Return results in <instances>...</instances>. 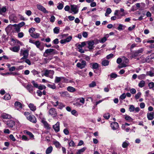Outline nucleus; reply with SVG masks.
<instances>
[{
  "mask_svg": "<svg viewBox=\"0 0 154 154\" xmlns=\"http://www.w3.org/2000/svg\"><path fill=\"white\" fill-rule=\"evenodd\" d=\"M57 54V51L56 50L49 48L46 49L43 54V56L47 57L50 55H54Z\"/></svg>",
  "mask_w": 154,
  "mask_h": 154,
  "instance_id": "1",
  "label": "nucleus"
},
{
  "mask_svg": "<svg viewBox=\"0 0 154 154\" xmlns=\"http://www.w3.org/2000/svg\"><path fill=\"white\" fill-rule=\"evenodd\" d=\"M29 50L27 49H21L20 51V55L23 56V57L20 59L21 60L26 59L28 58L29 55Z\"/></svg>",
  "mask_w": 154,
  "mask_h": 154,
  "instance_id": "2",
  "label": "nucleus"
},
{
  "mask_svg": "<svg viewBox=\"0 0 154 154\" xmlns=\"http://www.w3.org/2000/svg\"><path fill=\"white\" fill-rule=\"evenodd\" d=\"M54 73L53 70H46L45 72L44 75L47 77H49L51 78H53V76Z\"/></svg>",
  "mask_w": 154,
  "mask_h": 154,
  "instance_id": "3",
  "label": "nucleus"
},
{
  "mask_svg": "<svg viewBox=\"0 0 154 154\" xmlns=\"http://www.w3.org/2000/svg\"><path fill=\"white\" fill-rule=\"evenodd\" d=\"M71 10L72 12L74 14H77L78 13L79 11V7L77 5H71Z\"/></svg>",
  "mask_w": 154,
  "mask_h": 154,
  "instance_id": "4",
  "label": "nucleus"
},
{
  "mask_svg": "<svg viewBox=\"0 0 154 154\" xmlns=\"http://www.w3.org/2000/svg\"><path fill=\"white\" fill-rule=\"evenodd\" d=\"M52 103L54 106L56 107L58 106H59L58 108L61 109H62L65 106V105L63 103L61 102H59L58 101H57L55 103L52 102Z\"/></svg>",
  "mask_w": 154,
  "mask_h": 154,
  "instance_id": "5",
  "label": "nucleus"
},
{
  "mask_svg": "<svg viewBox=\"0 0 154 154\" xmlns=\"http://www.w3.org/2000/svg\"><path fill=\"white\" fill-rule=\"evenodd\" d=\"M37 8L39 11H42L45 14H48L49 11H47L45 8L40 4H38L36 5Z\"/></svg>",
  "mask_w": 154,
  "mask_h": 154,
  "instance_id": "6",
  "label": "nucleus"
},
{
  "mask_svg": "<svg viewBox=\"0 0 154 154\" xmlns=\"http://www.w3.org/2000/svg\"><path fill=\"white\" fill-rule=\"evenodd\" d=\"M5 124L8 126V127L9 128H12L15 125V122L12 120L9 119L7 121H5Z\"/></svg>",
  "mask_w": 154,
  "mask_h": 154,
  "instance_id": "7",
  "label": "nucleus"
},
{
  "mask_svg": "<svg viewBox=\"0 0 154 154\" xmlns=\"http://www.w3.org/2000/svg\"><path fill=\"white\" fill-rule=\"evenodd\" d=\"M48 114L49 115L53 116V117H55L57 116V112L55 108H51L48 111Z\"/></svg>",
  "mask_w": 154,
  "mask_h": 154,
  "instance_id": "8",
  "label": "nucleus"
},
{
  "mask_svg": "<svg viewBox=\"0 0 154 154\" xmlns=\"http://www.w3.org/2000/svg\"><path fill=\"white\" fill-rule=\"evenodd\" d=\"M63 82H66L67 81L66 79L63 77H58L56 76L55 78L54 82L55 83H58L60 81Z\"/></svg>",
  "mask_w": 154,
  "mask_h": 154,
  "instance_id": "9",
  "label": "nucleus"
},
{
  "mask_svg": "<svg viewBox=\"0 0 154 154\" xmlns=\"http://www.w3.org/2000/svg\"><path fill=\"white\" fill-rule=\"evenodd\" d=\"M86 65V62L84 60H82L81 63H78L76 64V66L80 69H82L85 67Z\"/></svg>",
  "mask_w": 154,
  "mask_h": 154,
  "instance_id": "10",
  "label": "nucleus"
},
{
  "mask_svg": "<svg viewBox=\"0 0 154 154\" xmlns=\"http://www.w3.org/2000/svg\"><path fill=\"white\" fill-rule=\"evenodd\" d=\"M143 51V48H140L135 51L134 52L132 53V57H134L137 56L139 54L142 53Z\"/></svg>",
  "mask_w": 154,
  "mask_h": 154,
  "instance_id": "11",
  "label": "nucleus"
},
{
  "mask_svg": "<svg viewBox=\"0 0 154 154\" xmlns=\"http://www.w3.org/2000/svg\"><path fill=\"white\" fill-rule=\"evenodd\" d=\"M87 42L88 45V47L89 49H92L94 48V42L93 40L88 41Z\"/></svg>",
  "mask_w": 154,
  "mask_h": 154,
  "instance_id": "12",
  "label": "nucleus"
},
{
  "mask_svg": "<svg viewBox=\"0 0 154 154\" xmlns=\"http://www.w3.org/2000/svg\"><path fill=\"white\" fill-rule=\"evenodd\" d=\"M14 106L17 109L19 110H21L22 108L21 103L18 101H16L15 103Z\"/></svg>",
  "mask_w": 154,
  "mask_h": 154,
  "instance_id": "13",
  "label": "nucleus"
},
{
  "mask_svg": "<svg viewBox=\"0 0 154 154\" xmlns=\"http://www.w3.org/2000/svg\"><path fill=\"white\" fill-rule=\"evenodd\" d=\"M154 112H151L147 113V116L148 119L149 120H153L154 118Z\"/></svg>",
  "mask_w": 154,
  "mask_h": 154,
  "instance_id": "14",
  "label": "nucleus"
},
{
  "mask_svg": "<svg viewBox=\"0 0 154 154\" xmlns=\"http://www.w3.org/2000/svg\"><path fill=\"white\" fill-rule=\"evenodd\" d=\"M41 122L43 124L45 128L47 129H50V125L47 123V122L44 119L41 120Z\"/></svg>",
  "mask_w": 154,
  "mask_h": 154,
  "instance_id": "15",
  "label": "nucleus"
},
{
  "mask_svg": "<svg viewBox=\"0 0 154 154\" xmlns=\"http://www.w3.org/2000/svg\"><path fill=\"white\" fill-rule=\"evenodd\" d=\"M27 119L30 122L35 123L36 122V119L34 116L29 115L28 117H27Z\"/></svg>",
  "mask_w": 154,
  "mask_h": 154,
  "instance_id": "16",
  "label": "nucleus"
},
{
  "mask_svg": "<svg viewBox=\"0 0 154 154\" xmlns=\"http://www.w3.org/2000/svg\"><path fill=\"white\" fill-rule=\"evenodd\" d=\"M111 126L113 130H115L119 128V124L116 122H114L111 124Z\"/></svg>",
  "mask_w": 154,
  "mask_h": 154,
  "instance_id": "17",
  "label": "nucleus"
},
{
  "mask_svg": "<svg viewBox=\"0 0 154 154\" xmlns=\"http://www.w3.org/2000/svg\"><path fill=\"white\" fill-rule=\"evenodd\" d=\"M26 88L30 93H32L33 91L34 87L31 85L28 84L27 85Z\"/></svg>",
  "mask_w": 154,
  "mask_h": 154,
  "instance_id": "18",
  "label": "nucleus"
},
{
  "mask_svg": "<svg viewBox=\"0 0 154 154\" xmlns=\"http://www.w3.org/2000/svg\"><path fill=\"white\" fill-rule=\"evenodd\" d=\"M54 131L56 132H58L60 131V123L57 122L56 124L53 126Z\"/></svg>",
  "mask_w": 154,
  "mask_h": 154,
  "instance_id": "19",
  "label": "nucleus"
},
{
  "mask_svg": "<svg viewBox=\"0 0 154 154\" xmlns=\"http://www.w3.org/2000/svg\"><path fill=\"white\" fill-rule=\"evenodd\" d=\"M28 106L31 110L35 111L36 110V107L34 104L30 103L28 105Z\"/></svg>",
  "mask_w": 154,
  "mask_h": 154,
  "instance_id": "20",
  "label": "nucleus"
},
{
  "mask_svg": "<svg viewBox=\"0 0 154 154\" xmlns=\"http://www.w3.org/2000/svg\"><path fill=\"white\" fill-rule=\"evenodd\" d=\"M1 117L3 119H9L11 118V116L8 114L3 113L1 115Z\"/></svg>",
  "mask_w": 154,
  "mask_h": 154,
  "instance_id": "21",
  "label": "nucleus"
},
{
  "mask_svg": "<svg viewBox=\"0 0 154 154\" xmlns=\"http://www.w3.org/2000/svg\"><path fill=\"white\" fill-rule=\"evenodd\" d=\"M109 61L103 59L102 60V65L103 66H106L109 65Z\"/></svg>",
  "mask_w": 154,
  "mask_h": 154,
  "instance_id": "22",
  "label": "nucleus"
},
{
  "mask_svg": "<svg viewBox=\"0 0 154 154\" xmlns=\"http://www.w3.org/2000/svg\"><path fill=\"white\" fill-rule=\"evenodd\" d=\"M7 10L6 6H3L2 8L0 7V14L2 15L3 13H5Z\"/></svg>",
  "mask_w": 154,
  "mask_h": 154,
  "instance_id": "23",
  "label": "nucleus"
},
{
  "mask_svg": "<svg viewBox=\"0 0 154 154\" xmlns=\"http://www.w3.org/2000/svg\"><path fill=\"white\" fill-rule=\"evenodd\" d=\"M129 144V142L127 140H125L122 143V147L124 148H127Z\"/></svg>",
  "mask_w": 154,
  "mask_h": 154,
  "instance_id": "24",
  "label": "nucleus"
},
{
  "mask_svg": "<svg viewBox=\"0 0 154 154\" xmlns=\"http://www.w3.org/2000/svg\"><path fill=\"white\" fill-rule=\"evenodd\" d=\"M19 46H15L12 48H10V49L12 51L14 52H18L20 50Z\"/></svg>",
  "mask_w": 154,
  "mask_h": 154,
  "instance_id": "25",
  "label": "nucleus"
},
{
  "mask_svg": "<svg viewBox=\"0 0 154 154\" xmlns=\"http://www.w3.org/2000/svg\"><path fill=\"white\" fill-rule=\"evenodd\" d=\"M31 72L32 73V74L34 75H36V76L38 77H40V75H39L40 73V72L34 69L32 70Z\"/></svg>",
  "mask_w": 154,
  "mask_h": 154,
  "instance_id": "26",
  "label": "nucleus"
},
{
  "mask_svg": "<svg viewBox=\"0 0 154 154\" xmlns=\"http://www.w3.org/2000/svg\"><path fill=\"white\" fill-rule=\"evenodd\" d=\"M12 28L13 26L12 25H9L5 28V30L7 33H9L12 31Z\"/></svg>",
  "mask_w": 154,
  "mask_h": 154,
  "instance_id": "27",
  "label": "nucleus"
},
{
  "mask_svg": "<svg viewBox=\"0 0 154 154\" xmlns=\"http://www.w3.org/2000/svg\"><path fill=\"white\" fill-rule=\"evenodd\" d=\"M86 148L84 147L78 150L77 152V154H82L85 151L86 149Z\"/></svg>",
  "mask_w": 154,
  "mask_h": 154,
  "instance_id": "28",
  "label": "nucleus"
},
{
  "mask_svg": "<svg viewBox=\"0 0 154 154\" xmlns=\"http://www.w3.org/2000/svg\"><path fill=\"white\" fill-rule=\"evenodd\" d=\"M68 140V143L70 146L74 147L75 146V143L72 140L70 141L68 139H67Z\"/></svg>",
  "mask_w": 154,
  "mask_h": 154,
  "instance_id": "29",
  "label": "nucleus"
},
{
  "mask_svg": "<svg viewBox=\"0 0 154 154\" xmlns=\"http://www.w3.org/2000/svg\"><path fill=\"white\" fill-rule=\"evenodd\" d=\"M30 35L34 38H38L40 36V34L38 33H34L30 34Z\"/></svg>",
  "mask_w": 154,
  "mask_h": 154,
  "instance_id": "30",
  "label": "nucleus"
},
{
  "mask_svg": "<svg viewBox=\"0 0 154 154\" xmlns=\"http://www.w3.org/2000/svg\"><path fill=\"white\" fill-rule=\"evenodd\" d=\"M53 150V148L51 146H50L46 149V154H49Z\"/></svg>",
  "mask_w": 154,
  "mask_h": 154,
  "instance_id": "31",
  "label": "nucleus"
},
{
  "mask_svg": "<svg viewBox=\"0 0 154 154\" xmlns=\"http://www.w3.org/2000/svg\"><path fill=\"white\" fill-rule=\"evenodd\" d=\"M145 82L143 80H142L140 81L139 83L138 84V86L140 88H143V87L145 85Z\"/></svg>",
  "mask_w": 154,
  "mask_h": 154,
  "instance_id": "32",
  "label": "nucleus"
},
{
  "mask_svg": "<svg viewBox=\"0 0 154 154\" xmlns=\"http://www.w3.org/2000/svg\"><path fill=\"white\" fill-rule=\"evenodd\" d=\"M67 90L70 92H73L75 91V89L73 87L71 86H69L67 88Z\"/></svg>",
  "mask_w": 154,
  "mask_h": 154,
  "instance_id": "33",
  "label": "nucleus"
},
{
  "mask_svg": "<svg viewBox=\"0 0 154 154\" xmlns=\"http://www.w3.org/2000/svg\"><path fill=\"white\" fill-rule=\"evenodd\" d=\"M13 26L15 27L14 29L17 32H18L20 31V28L18 25L17 24H14L13 25Z\"/></svg>",
  "mask_w": 154,
  "mask_h": 154,
  "instance_id": "34",
  "label": "nucleus"
},
{
  "mask_svg": "<svg viewBox=\"0 0 154 154\" xmlns=\"http://www.w3.org/2000/svg\"><path fill=\"white\" fill-rule=\"evenodd\" d=\"M125 119L127 121L129 122H131L133 121V119L128 115H126L125 116Z\"/></svg>",
  "mask_w": 154,
  "mask_h": 154,
  "instance_id": "35",
  "label": "nucleus"
},
{
  "mask_svg": "<svg viewBox=\"0 0 154 154\" xmlns=\"http://www.w3.org/2000/svg\"><path fill=\"white\" fill-rule=\"evenodd\" d=\"M24 133L25 134L28 135L31 138H32V137H34V135H33V134H32V133L31 132L27 130L25 131Z\"/></svg>",
  "mask_w": 154,
  "mask_h": 154,
  "instance_id": "36",
  "label": "nucleus"
},
{
  "mask_svg": "<svg viewBox=\"0 0 154 154\" xmlns=\"http://www.w3.org/2000/svg\"><path fill=\"white\" fill-rule=\"evenodd\" d=\"M112 12V10L110 8H108L106 10V12L105 15L106 16H107L109 14H110Z\"/></svg>",
  "mask_w": 154,
  "mask_h": 154,
  "instance_id": "37",
  "label": "nucleus"
},
{
  "mask_svg": "<svg viewBox=\"0 0 154 154\" xmlns=\"http://www.w3.org/2000/svg\"><path fill=\"white\" fill-rule=\"evenodd\" d=\"M146 76V75L145 74H141L138 76V78L140 80L144 79L145 78Z\"/></svg>",
  "mask_w": 154,
  "mask_h": 154,
  "instance_id": "38",
  "label": "nucleus"
},
{
  "mask_svg": "<svg viewBox=\"0 0 154 154\" xmlns=\"http://www.w3.org/2000/svg\"><path fill=\"white\" fill-rule=\"evenodd\" d=\"M147 75L151 77L154 76V70L147 72Z\"/></svg>",
  "mask_w": 154,
  "mask_h": 154,
  "instance_id": "39",
  "label": "nucleus"
},
{
  "mask_svg": "<svg viewBox=\"0 0 154 154\" xmlns=\"http://www.w3.org/2000/svg\"><path fill=\"white\" fill-rule=\"evenodd\" d=\"M60 30V28L58 27H55L53 29L54 32V33L57 34L59 33Z\"/></svg>",
  "mask_w": 154,
  "mask_h": 154,
  "instance_id": "40",
  "label": "nucleus"
},
{
  "mask_svg": "<svg viewBox=\"0 0 154 154\" xmlns=\"http://www.w3.org/2000/svg\"><path fill=\"white\" fill-rule=\"evenodd\" d=\"M71 113L72 115L75 116H77L78 115V113L77 111L75 110H73L71 111Z\"/></svg>",
  "mask_w": 154,
  "mask_h": 154,
  "instance_id": "41",
  "label": "nucleus"
},
{
  "mask_svg": "<svg viewBox=\"0 0 154 154\" xmlns=\"http://www.w3.org/2000/svg\"><path fill=\"white\" fill-rule=\"evenodd\" d=\"M54 143L56 146V147L57 148H60L61 146V145L57 141H54Z\"/></svg>",
  "mask_w": 154,
  "mask_h": 154,
  "instance_id": "42",
  "label": "nucleus"
},
{
  "mask_svg": "<svg viewBox=\"0 0 154 154\" xmlns=\"http://www.w3.org/2000/svg\"><path fill=\"white\" fill-rule=\"evenodd\" d=\"M57 7L59 10H61L63 7V3H59L58 4Z\"/></svg>",
  "mask_w": 154,
  "mask_h": 154,
  "instance_id": "43",
  "label": "nucleus"
},
{
  "mask_svg": "<svg viewBox=\"0 0 154 154\" xmlns=\"http://www.w3.org/2000/svg\"><path fill=\"white\" fill-rule=\"evenodd\" d=\"M135 108L134 106L132 105H130L129 109L130 112H133L134 111Z\"/></svg>",
  "mask_w": 154,
  "mask_h": 154,
  "instance_id": "44",
  "label": "nucleus"
},
{
  "mask_svg": "<svg viewBox=\"0 0 154 154\" xmlns=\"http://www.w3.org/2000/svg\"><path fill=\"white\" fill-rule=\"evenodd\" d=\"M96 82L94 81H92L91 83H90L89 86L90 88H93L96 86Z\"/></svg>",
  "mask_w": 154,
  "mask_h": 154,
  "instance_id": "45",
  "label": "nucleus"
},
{
  "mask_svg": "<svg viewBox=\"0 0 154 154\" xmlns=\"http://www.w3.org/2000/svg\"><path fill=\"white\" fill-rule=\"evenodd\" d=\"M99 66V64L96 63H94L92 64V68L94 69H96Z\"/></svg>",
  "mask_w": 154,
  "mask_h": 154,
  "instance_id": "46",
  "label": "nucleus"
},
{
  "mask_svg": "<svg viewBox=\"0 0 154 154\" xmlns=\"http://www.w3.org/2000/svg\"><path fill=\"white\" fill-rule=\"evenodd\" d=\"M141 93L140 92H138L135 96V98L136 100L138 99L141 97Z\"/></svg>",
  "mask_w": 154,
  "mask_h": 154,
  "instance_id": "47",
  "label": "nucleus"
},
{
  "mask_svg": "<svg viewBox=\"0 0 154 154\" xmlns=\"http://www.w3.org/2000/svg\"><path fill=\"white\" fill-rule=\"evenodd\" d=\"M11 98V97L10 95L9 94H6L4 97V99L7 100L10 99Z\"/></svg>",
  "mask_w": 154,
  "mask_h": 154,
  "instance_id": "48",
  "label": "nucleus"
},
{
  "mask_svg": "<svg viewBox=\"0 0 154 154\" xmlns=\"http://www.w3.org/2000/svg\"><path fill=\"white\" fill-rule=\"evenodd\" d=\"M46 88V87L45 85H38L37 88L40 90H42L43 89H45Z\"/></svg>",
  "mask_w": 154,
  "mask_h": 154,
  "instance_id": "49",
  "label": "nucleus"
},
{
  "mask_svg": "<svg viewBox=\"0 0 154 154\" xmlns=\"http://www.w3.org/2000/svg\"><path fill=\"white\" fill-rule=\"evenodd\" d=\"M47 86L53 89H55L56 88V86L54 84L53 85L48 84Z\"/></svg>",
  "mask_w": 154,
  "mask_h": 154,
  "instance_id": "50",
  "label": "nucleus"
},
{
  "mask_svg": "<svg viewBox=\"0 0 154 154\" xmlns=\"http://www.w3.org/2000/svg\"><path fill=\"white\" fill-rule=\"evenodd\" d=\"M34 44L35 45L36 47L38 48L41 46V44L40 42L38 41H36L34 43Z\"/></svg>",
  "mask_w": 154,
  "mask_h": 154,
  "instance_id": "51",
  "label": "nucleus"
},
{
  "mask_svg": "<svg viewBox=\"0 0 154 154\" xmlns=\"http://www.w3.org/2000/svg\"><path fill=\"white\" fill-rule=\"evenodd\" d=\"M148 86L150 89L153 88L154 87V83L152 82L149 83L148 84Z\"/></svg>",
  "mask_w": 154,
  "mask_h": 154,
  "instance_id": "52",
  "label": "nucleus"
},
{
  "mask_svg": "<svg viewBox=\"0 0 154 154\" xmlns=\"http://www.w3.org/2000/svg\"><path fill=\"white\" fill-rule=\"evenodd\" d=\"M110 116V115L108 113L104 114L103 116V117L106 119H108L109 118Z\"/></svg>",
  "mask_w": 154,
  "mask_h": 154,
  "instance_id": "53",
  "label": "nucleus"
},
{
  "mask_svg": "<svg viewBox=\"0 0 154 154\" xmlns=\"http://www.w3.org/2000/svg\"><path fill=\"white\" fill-rule=\"evenodd\" d=\"M32 84L34 87L37 88L38 85L37 83L35 82V81L33 80L32 81Z\"/></svg>",
  "mask_w": 154,
  "mask_h": 154,
  "instance_id": "54",
  "label": "nucleus"
},
{
  "mask_svg": "<svg viewBox=\"0 0 154 154\" xmlns=\"http://www.w3.org/2000/svg\"><path fill=\"white\" fill-rule=\"evenodd\" d=\"M126 97V95L125 93L123 94L122 95H121L119 99H121L122 100H123L124 99H125Z\"/></svg>",
  "mask_w": 154,
  "mask_h": 154,
  "instance_id": "55",
  "label": "nucleus"
},
{
  "mask_svg": "<svg viewBox=\"0 0 154 154\" xmlns=\"http://www.w3.org/2000/svg\"><path fill=\"white\" fill-rule=\"evenodd\" d=\"M117 75L115 73H112L110 75L111 78H116L117 77Z\"/></svg>",
  "mask_w": 154,
  "mask_h": 154,
  "instance_id": "56",
  "label": "nucleus"
},
{
  "mask_svg": "<svg viewBox=\"0 0 154 154\" xmlns=\"http://www.w3.org/2000/svg\"><path fill=\"white\" fill-rule=\"evenodd\" d=\"M85 45V42H81V44H79L78 47H79V48H82V47H84Z\"/></svg>",
  "mask_w": 154,
  "mask_h": 154,
  "instance_id": "57",
  "label": "nucleus"
},
{
  "mask_svg": "<svg viewBox=\"0 0 154 154\" xmlns=\"http://www.w3.org/2000/svg\"><path fill=\"white\" fill-rule=\"evenodd\" d=\"M55 20V18L54 16H52L51 17L50 21L52 23H53Z\"/></svg>",
  "mask_w": 154,
  "mask_h": 154,
  "instance_id": "58",
  "label": "nucleus"
},
{
  "mask_svg": "<svg viewBox=\"0 0 154 154\" xmlns=\"http://www.w3.org/2000/svg\"><path fill=\"white\" fill-rule=\"evenodd\" d=\"M106 40L107 39L106 37H104L100 40L99 42L100 43H104L105 42Z\"/></svg>",
  "mask_w": 154,
  "mask_h": 154,
  "instance_id": "59",
  "label": "nucleus"
},
{
  "mask_svg": "<svg viewBox=\"0 0 154 154\" xmlns=\"http://www.w3.org/2000/svg\"><path fill=\"white\" fill-rule=\"evenodd\" d=\"M35 28H32L29 29V32L31 34L33 33V32L35 31Z\"/></svg>",
  "mask_w": 154,
  "mask_h": 154,
  "instance_id": "60",
  "label": "nucleus"
},
{
  "mask_svg": "<svg viewBox=\"0 0 154 154\" xmlns=\"http://www.w3.org/2000/svg\"><path fill=\"white\" fill-rule=\"evenodd\" d=\"M72 36H69L65 39L66 42H69L72 39Z\"/></svg>",
  "mask_w": 154,
  "mask_h": 154,
  "instance_id": "61",
  "label": "nucleus"
},
{
  "mask_svg": "<svg viewBox=\"0 0 154 154\" xmlns=\"http://www.w3.org/2000/svg\"><path fill=\"white\" fill-rule=\"evenodd\" d=\"M24 66L23 65L20 66H17L16 68V70H19L23 69Z\"/></svg>",
  "mask_w": 154,
  "mask_h": 154,
  "instance_id": "62",
  "label": "nucleus"
},
{
  "mask_svg": "<svg viewBox=\"0 0 154 154\" xmlns=\"http://www.w3.org/2000/svg\"><path fill=\"white\" fill-rule=\"evenodd\" d=\"M35 21L37 23H39L40 22V19L39 17H37L34 18Z\"/></svg>",
  "mask_w": 154,
  "mask_h": 154,
  "instance_id": "63",
  "label": "nucleus"
},
{
  "mask_svg": "<svg viewBox=\"0 0 154 154\" xmlns=\"http://www.w3.org/2000/svg\"><path fill=\"white\" fill-rule=\"evenodd\" d=\"M9 137L13 141H15L16 140L15 137L12 134H10L9 135Z\"/></svg>",
  "mask_w": 154,
  "mask_h": 154,
  "instance_id": "64",
  "label": "nucleus"
}]
</instances>
